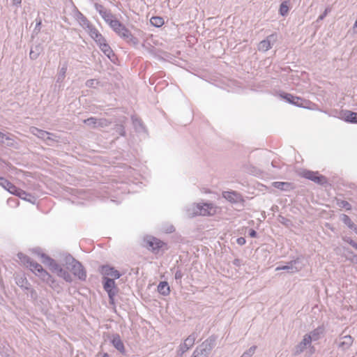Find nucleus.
<instances>
[{
	"instance_id": "nucleus-1",
	"label": "nucleus",
	"mask_w": 357,
	"mask_h": 357,
	"mask_svg": "<svg viewBox=\"0 0 357 357\" xmlns=\"http://www.w3.org/2000/svg\"><path fill=\"white\" fill-rule=\"evenodd\" d=\"M64 261L66 268L70 270L75 276H77L81 280H86V273L80 262L70 255L65 257Z\"/></svg>"
},
{
	"instance_id": "nucleus-2",
	"label": "nucleus",
	"mask_w": 357,
	"mask_h": 357,
	"mask_svg": "<svg viewBox=\"0 0 357 357\" xmlns=\"http://www.w3.org/2000/svg\"><path fill=\"white\" fill-rule=\"evenodd\" d=\"M215 339L210 337L197 347L191 357H208L215 346Z\"/></svg>"
},
{
	"instance_id": "nucleus-3",
	"label": "nucleus",
	"mask_w": 357,
	"mask_h": 357,
	"mask_svg": "<svg viewBox=\"0 0 357 357\" xmlns=\"http://www.w3.org/2000/svg\"><path fill=\"white\" fill-rule=\"evenodd\" d=\"M102 284L104 289L108 294L109 303L114 304V297L119 291V289L116 285L114 280L107 277H104Z\"/></svg>"
},
{
	"instance_id": "nucleus-4",
	"label": "nucleus",
	"mask_w": 357,
	"mask_h": 357,
	"mask_svg": "<svg viewBox=\"0 0 357 357\" xmlns=\"http://www.w3.org/2000/svg\"><path fill=\"white\" fill-rule=\"evenodd\" d=\"M215 213L216 208L211 203L196 204L193 212L196 215H213Z\"/></svg>"
},
{
	"instance_id": "nucleus-5",
	"label": "nucleus",
	"mask_w": 357,
	"mask_h": 357,
	"mask_svg": "<svg viewBox=\"0 0 357 357\" xmlns=\"http://www.w3.org/2000/svg\"><path fill=\"white\" fill-rule=\"evenodd\" d=\"M303 265L298 259L287 263L284 266H278L275 271H286L289 273H294L302 269Z\"/></svg>"
},
{
	"instance_id": "nucleus-6",
	"label": "nucleus",
	"mask_w": 357,
	"mask_h": 357,
	"mask_svg": "<svg viewBox=\"0 0 357 357\" xmlns=\"http://www.w3.org/2000/svg\"><path fill=\"white\" fill-rule=\"evenodd\" d=\"M33 266L31 271L33 272L36 275L40 278L44 282L50 283L53 282L52 276L43 268V266L38 263L32 264Z\"/></svg>"
},
{
	"instance_id": "nucleus-7",
	"label": "nucleus",
	"mask_w": 357,
	"mask_h": 357,
	"mask_svg": "<svg viewBox=\"0 0 357 357\" xmlns=\"http://www.w3.org/2000/svg\"><path fill=\"white\" fill-rule=\"evenodd\" d=\"M197 338V334L192 333L190 334L183 342V343L179 345L178 349V354L183 355L188 349H190L195 344L196 339Z\"/></svg>"
},
{
	"instance_id": "nucleus-8",
	"label": "nucleus",
	"mask_w": 357,
	"mask_h": 357,
	"mask_svg": "<svg viewBox=\"0 0 357 357\" xmlns=\"http://www.w3.org/2000/svg\"><path fill=\"white\" fill-rule=\"evenodd\" d=\"M278 40L277 34L273 33L266 37V39L261 40L258 46V50L262 52H266L271 49Z\"/></svg>"
},
{
	"instance_id": "nucleus-9",
	"label": "nucleus",
	"mask_w": 357,
	"mask_h": 357,
	"mask_svg": "<svg viewBox=\"0 0 357 357\" xmlns=\"http://www.w3.org/2000/svg\"><path fill=\"white\" fill-rule=\"evenodd\" d=\"M339 339L340 342H337V347L342 351H347L354 342V338L349 335L343 336L341 335Z\"/></svg>"
},
{
	"instance_id": "nucleus-10",
	"label": "nucleus",
	"mask_w": 357,
	"mask_h": 357,
	"mask_svg": "<svg viewBox=\"0 0 357 357\" xmlns=\"http://www.w3.org/2000/svg\"><path fill=\"white\" fill-rule=\"evenodd\" d=\"M94 7H95V9L101 15L102 19L107 24L114 17V16L110 12V10H108L107 9H106L102 5L96 3H95Z\"/></svg>"
},
{
	"instance_id": "nucleus-11",
	"label": "nucleus",
	"mask_w": 357,
	"mask_h": 357,
	"mask_svg": "<svg viewBox=\"0 0 357 357\" xmlns=\"http://www.w3.org/2000/svg\"><path fill=\"white\" fill-rule=\"evenodd\" d=\"M222 197L231 203H241L243 200L241 195L235 191H225L222 192Z\"/></svg>"
},
{
	"instance_id": "nucleus-12",
	"label": "nucleus",
	"mask_w": 357,
	"mask_h": 357,
	"mask_svg": "<svg viewBox=\"0 0 357 357\" xmlns=\"http://www.w3.org/2000/svg\"><path fill=\"white\" fill-rule=\"evenodd\" d=\"M42 261L43 264H47L50 268L56 274L59 273V269H63L60 265H59L53 259L45 255V254L41 255Z\"/></svg>"
},
{
	"instance_id": "nucleus-13",
	"label": "nucleus",
	"mask_w": 357,
	"mask_h": 357,
	"mask_svg": "<svg viewBox=\"0 0 357 357\" xmlns=\"http://www.w3.org/2000/svg\"><path fill=\"white\" fill-rule=\"evenodd\" d=\"M42 261L43 264H47L50 268L56 274L59 273V269H63L60 265H59L53 259L45 255V254L41 255Z\"/></svg>"
},
{
	"instance_id": "nucleus-14",
	"label": "nucleus",
	"mask_w": 357,
	"mask_h": 357,
	"mask_svg": "<svg viewBox=\"0 0 357 357\" xmlns=\"http://www.w3.org/2000/svg\"><path fill=\"white\" fill-rule=\"evenodd\" d=\"M119 36L131 45H136L139 43L138 39L133 36L131 32L126 26L121 29Z\"/></svg>"
},
{
	"instance_id": "nucleus-15",
	"label": "nucleus",
	"mask_w": 357,
	"mask_h": 357,
	"mask_svg": "<svg viewBox=\"0 0 357 357\" xmlns=\"http://www.w3.org/2000/svg\"><path fill=\"white\" fill-rule=\"evenodd\" d=\"M281 97L287 102L298 107H303L304 100L300 97L294 96L290 93H283Z\"/></svg>"
},
{
	"instance_id": "nucleus-16",
	"label": "nucleus",
	"mask_w": 357,
	"mask_h": 357,
	"mask_svg": "<svg viewBox=\"0 0 357 357\" xmlns=\"http://www.w3.org/2000/svg\"><path fill=\"white\" fill-rule=\"evenodd\" d=\"M311 342L310 337L308 336V335H305L303 340L295 347V354H300L307 347H310L311 346Z\"/></svg>"
},
{
	"instance_id": "nucleus-17",
	"label": "nucleus",
	"mask_w": 357,
	"mask_h": 357,
	"mask_svg": "<svg viewBox=\"0 0 357 357\" xmlns=\"http://www.w3.org/2000/svg\"><path fill=\"white\" fill-rule=\"evenodd\" d=\"M30 130H31V132L36 135V137H38V138H40L45 141H47V140H52V139L51 138V135H52V134L47 132V131H45V130H40L38 128H36V127H31L30 128Z\"/></svg>"
},
{
	"instance_id": "nucleus-18",
	"label": "nucleus",
	"mask_w": 357,
	"mask_h": 357,
	"mask_svg": "<svg viewBox=\"0 0 357 357\" xmlns=\"http://www.w3.org/2000/svg\"><path fill=\"white\" fill-rule=\"evenodd\" d=\"M112 345L121 354H125L126 350L123 341L119 334H114L111 339Z\"/></svg>"
},
{
	"instance_id": "nucleus-19",
	"label": "nucleus",
	"mask_w": 357,
	"mask_h": 357,
	"mask_svg": "<svg viewBox=\"0 0 357 357\" xmlns=\"http://www.w3.org/2000/svg\"><path fill=\"white\" fill-rule=\"evenodd\" d=\"M101 272L104 275L111 276L114 279H118L121 276L120 273L117 270L107 265L102 266Z\"/></svg>"
},
{
	"instance_id": "nucleus-20",
	"label": "nucleus",
	"mask_w": 357,
	"mask_h": 357,
	"mask_svg": "<svg viewBox=\"0 0 357 357\" xmlns=\"http://www.w3.org/2000/svg\"><path fill=\"white\" fill-rule=\"evenodd\" d=\"M146 244L149 249H151L152 250L155 251L162 248L164 243L162 241L156 238L151 237L149 239H147Z\"/></svg>"
},
{
	"instance_id": "nucleus-21",
	"label": "nucleus",
	"mask_w": 357,
	"mask_h": 357,
	"mask_svg": "<svg viewBox=\"0 0 357 357\" xmlns=\"http://www.w3.org/2000/svg\"><path fill=\"white\" fill-rule=\"evenodd\" d=\"M324 333V326H318L317 328L308 333V336L310 337L311 341H317L320 339L321 336Z\"/></svg>"
},
{
	"instance_id": "nucleus-22",
	"label": "nucleus",
	"mask_w": 357,
	"mask_h": 357,
	"mask_svg": "<svg viewBox=\"0 0 357 357\" xmlns=\"http://www.w3.org/2000/svg\"><path fill=\"white\" fill-rule=\"evenodd\" d=\"M75 18L84 29L91 24L88 19L79 10L76 11Z\"/></svg>"
},
{
	"instance_id": "nucleus-23",
	"label": "nucleus",
	"mask_w": 357,
	"mask_h": 357,
	"mask_svg": "<svg viewBox=\"0 0 357 357\" xmlns=\"http://www.w3.org/2000/svg\"><path fill=\"white\" fill-rule=\"evenodd\" d=\"M43 48L40 44L34 45L31 48L29 57L32 60L36 59L43 52Z\"/></svg>"
},
{
	"instance_id": "nucleus-24",
	"label": "nucleus",
	"mask_w": 357,
	"mask_h": 357,
	"mask_svg": "<svg viewBox=\"0 0 357 357\" xmlns=\"http://www.w3.org/2000/svg\"><path fill=\"white\" fill-rule=\"evenodd\" d=\"M272 185L274 188L280 189L283 191H289L292 189V184L288 182L275 181L273 182Z\"/></svg>"
},
{
	"instance_id": "nucleus-25",
	"label": "nucleus",
	"mask_w": 357,
	"mask_h": 357,
	"mask_svg": "<svg viewBox=\"0 0 357 357\" xmlns=\"http://www.w3.org/2000/svg\"><path fill=\"white\" fill-rule=\"evenodd\" d=\"M17 257L18 258L20 259V261L24 264L26 266V267H29V269L31 270V268L33 267V266H31L32 264H36L37 262L33 261L30 257H29L28 256L22 254V253H19L17 255Z\"/></svg>"
},
{
	"instance_id": "nucleus-26",
	"label": "nucleus",
	"mask_w": 357,
	"mask_h": 357,
	"mask_svg": "<svg viewBox=\"0 0 357 357\" xmlns=\"http://www.w3.org/2000/svg\"><path fill=\"white\" fill-rule=\"evenodd\" d=\"M158 291L160 294L163 296L169 295L170 289L168 283L165 281L160 282L158 286Z\"/></svg>"
},
{
	"instance_id": "nucleus-27",
	"label": "nucleus",
	"mask_w": 357,
	"mask_h": 357,
	"mask_svg": "<svg viewBox=\"0 0 357 357\" xmlns=\"http://www.w3.org/2000/svg\"><path fill=\"white\" fill-rule=\"evenodd\" d=\"M344 119L347 122L357 123V112L346 111L344 114Z\"/></svg>"
},
{
	"instance_id": "nucleus-28",
	"label": "nucleus",
	"mask_w": 357,
	"mask_h": 357,
	"mask_svg": "<svg viewBox=\"0 0 357 357\" xmlns=\"http://www.w3.org/2000/svg\"><path fill=\"white\" fill-rule=\"evenodd\" d=\"M132 121L133 126L137 132H142L144 130L143 123L139 118H137L135 116H132Z\"/></svg>"
},
{
	"instance_id": "nucleus-29",
	"label": "nucleus",
	"mask_w": 357,
	"mask_h": 357,
	"mask_svg": "<svg viewBox=\"0 0 357 357\" xmlns=\"http://www.w3.org/2000/svg\"><path fill=\"white\" fill-rule=\"evenodd\" d=\"M68 68V64L67 63H64L62 66V67L60 68L58 75H57V82H62L66 77V73Z\"/></svg>"
},
{
	"instance_id": "nucleus-30",
	"label": "nucleus",
	"mask_w": 357,
	"mask_h": 357,
	"mask_svg": "<svg viewBox=\"0 0 357 357\" xmlns=\"http://www.w3.org/2000/svg\"><path fill=\"white\" fill-rule=\"evenodd\" d=\"M340 220L347 225L350 229L354 227L355 224L352 222L351 218L346 214H342L340 216Z\"/></svg>"
},
{
	"instance_id": "nucleus-31",
	"label": "nucleus",
	"mask_w": 357,
	"mask_h": 357,
	"mask_svg": "<svg viewBox=\"0 0 357 357\" xmlns=\"http://www.w3.org/2000/svg\"><path fill=\"white\" fill-rule=\"evenodd\" d=\"M16 284L20 287L21 288H24L25 289H30L31 284L28 282L26 278H20L16 280Z\"/></svg>"
},
{
	"instance_id": "nucleus-32",
	"label": "nucleus",
	"mask_w": 357,
	"mask_h": 357,
	"mask_svg": "<svg viewBox=\"0 0 357 357\" xmlns=\"http://www.w3.org/2000/svg\"><path fill=\"white\" fill-rule=\"evenodd\" d=\"M289 2L283 1L280 6L279 13L282 16H286L289 12Z\"/></svg>"
},
{
	"instance_id": "nucleus-33",
	"label": "nucleus",
	"mask_w": 357,
	"mask_h": 357,
	"mask_svg": "<svg viewBox=\"0 0 357 357\" xmlns=\"http://www.w3.org/2000/svg\"><path fill=\"white\" fill-rule=\"evenodd\" d=\"M85 29L89 32L91 37L93 39L97 38L100 34L99 31L91 24Z\"/></svg>"
},
{
	"instance_id": "nucleus-34",
	"label": "nucleus",
	"mask_w": 357,
	"mask_h": 357,
	"mask_svg": "<svg viewBox=\"0 0 357 357\" xmlns=\"http://www.w3.org/2000/svg\"><path fill=\"white\" fill-rule=\"evenodd\" d=\"M336 205L342 208H345L347 211H350L351 209V205L345 200L337 199Z\"/></svg>"
},
{
	"instance_id": "nucleus-35",
	"label": "nucleus",
	"mask_w": 357,
	"mask_h": 357,
	"mask_svg": "<svg viewBox=\"0 0 357 357\" xmlns=\"http://www.w3.org/2000/svg\"><path fill=\"white\" fill-rule=\"evenodd\" d=\"M150 22L156 27H160L164 24V20L160 17H152Z\"/></svg>"
},
{
	"instance_id": "nucleus-36",
	"label": "nucleus",
	"mask_w": 357,
	"mask_h": 357,
	"mask_svg": "<svg viewBox=\"0 0 357 357\" xmlns=\"http://www.w3.org/2000/svg\"><path fill=\"white\" fill-rule=\"evenodd\" d=\"M59 277L63 278L66 282H70L72 277L70 274L64 269H59V273L57 274Z\"/></svg>"
},
{
	"instance_id": "nucleus-37",
	"label": "nucleus",
	"mask_w": 357,
	"mask_h": 357,
	"mask_svg": "<svg viewBox=\"0 0 357 357\" xmlns=\"http://www.w3.org/2000/svg\"><path fill=\"white\" fill-rule=\"evenodd\" d=\"M84 123L91 128H97V118L90 117L84 121Z\"/></svg>"
},
{
	"instance_id": "nucleus-38",
	"label": "nucleus",
	"mask_w": 357,
	"mask_h": 357,
	"mask_svg": "<svg viewBox=\"0 0 357 357\" xmlns=\"http://www.w3.org/2000/svg\"><path fill=\"white\" fill-rule=\"evenodd\" d=\"M99 47L100 50L104 52V54L107 55L109 58L110 57L111 54L113 55L112 50L111 47L109 46V45L107 44V43H105V44H102Z\"/></svg>"
},
{
	"instance_id": "nucleus-39",
	"label": "nucleus",
	"mask_w": 357,
	"mask_h": 357,
	"mask_svg": "<svg viewBox=\"0 0 357 357\" xmlns=\"http://www.w3.org/2000/svg\"><path fill=\"white\" fill-rule=\"evenodd\" d=\"M111 124V121L106 119H97V128H106Z\"/></svg>"
},
{
	"instance_id": "nucleus-40",
	"label": "nucleus",
	"mask_w": 357,
	"mask_h": 357,
	"mask_svg": "<svg viewBox=\"0 0 357 357\" xmlns=\"http://www.w3.org/2000/svg\"><path fill=\"white\" fill-rule=\"evenodd\" d=\"M16 196L19 197L22 199L29 200V202H31V200L28 199V197H32L30 194L20 188L16 194Z\"/></svg>"
},
{
	"instance_id": "nucleus-41",
	"label": "nucleus",
	"mask_w": 357,
	"mask_h": 357,
	"mask_svg": "<svg viewBox=\"0 0 357 357\" xmlns=\"http://www.w3.org/2000/svg\"><path fill=\"white\" fill-rule=\"evenodd\" d=\"M108 24L109 26L114 30L116 29V27H122V23H121L118 20H116L115 17H114L109 23Z\"/></svg>"
},
{
	"instance_id": "nucleus-42",
	"label": "nucleus",
	"mask_w": 357,
	"mask_h": 357,
	"mask_svg": "<svg viewBox=\"0 0 357 357\" xmlns=\"http://www.w3.org/2000/svg\"><path fill=\"white\" fill-rule=\"evenodd\" d=\"M256 349V346H252L249 349L245 351L241 357H251L255 354Z\"/></svg>"
},
{
	"instance_id": "nucleus-43",
	"label": "nucleus",
	"mask_w": 357,
	"mask_h": 357,
	"mask_svg": "<svg viewBox=\"0 0 357 357\" xmlns=\"http://www.w3.org/2000/svg\"><path fill=\"white\" fill-rule=\"evenodd\" d=\"M41 24H42V20L40 18H36V26L33 31V33H35L36 35L38 34V33L40 31Z\"/></svg>"
},
{
	"instance_id": "nucleus-44",
	"label": "nucleus",
	"mask_w": 357,
	"mask_h": 357,
	"mask_svg": "<svg viewBox=\"0 0 357 357\" xmlns=\"http://www.w3.org/2000/svg\"><path fill=\"white\" fill-rule=\"evenodd\" d=\"M312 181L319 183V184H323L326 182V178L324 176L319 175L318 173L316 174V176L314 177Z\"/></svg>"
},
{
	"instance_id": "nucleus-45",
	"label": "nucleus",
	"mask_w": 357,
	"mask_h": 357,
	"mask_svg": "<svg viewBox=\"0 0 357 357\" xmlns=\"http://www.w3.org/2000/svg\"><path fill=\"white\" fill-rule=\"evenodd\" d=\"M5 189H6L8 192H10L11 194L15 195H16V194L19 190L18 188H17L15 185H14L10 182L9 185L8 186H6V188Z\"/></svg>"
},
{
	"instance_id": "nucleus-46",
	"label": "nucleus",
	"mask_w": 357,
	"mask_h": 357,
	"mask_svg": "<svg viewBox=\"0 0 357 357\" xmlns=\"http://www.w3.org/2000/svg\"><path fill=\"white\" fill-rule=\"evenodd\" d=\"M5 189H6L8 192H10L11 194L15 195H16V194L19 190L18 188H17L15 185H14L10 182L9 185L8 186H6V188Z\"/></svg>"
},
{
	"instance_id": "nucleus-47",
	"label": "nucleus",
	"mask_w": 357,
	"mask_h": 357,
	"mask_svg": "<svg viewBox=\"0 0 357 357\" xmlns=\"http://www.w3.org/2000/svg\"><path fill=\"white\" fill-rule=\"evenodd\" d=\"M98 84H99V82L95 79H88L85 83L86 86L89 87V88H94V87H96V85H97Z\"/></svg>"
},
{
	"instance_id": "nucleus-48",
	"label": "nucleus",
	"mask_w": 357,
	"mask_h": 357,
	"mask_svg": "<svg viewBox=\"0 0 357 357\" xmlns=\"http://www.w3.org/2000/svg\"><path fill=\"white\" fill-rule=\"evenodd\" d=\"M317 174V172L306 171L303 173V176L309 180L312 181Z\"/></svg>"
},
{
	"instance_id": "nucleus-49",
	"label": "nucleus",
	"mask_w": 357,
	"mask_h": 357,
	"mask_svg": "<svg viewBox=\"0 0 357 357\" xmlns=\"http://www.w3.org/2000/svg\"><path fill=\"white\" fill-rule=\"evenodd\" d=\"M116 132L119 133L121 136H125L126 135V131L125 128L123 125H116L115 128Z\"/></svg>"
},
{
	"instance_id": "nucleus-50",
	"label": "nucleus",
	"mask_w": 357,
	"mask_h": 357,
	"mask_svg": "<svg viewBox=\"0 0 357 357\" xmlns=\"http://www.w3.org/2000/svg\"><path fill=\"white\" fill-rule=\"evenodd\" d=\"M342 240L349 244H350L353 248L357 250V243L354 242L351 238L344 236L342 238Z\"/></svg>"
},
{
	"instance_id": "nucleus-51",
	"label": "nucleus",
	"mask_w": 357,
	"mask_h": 357,
	"mask_svg": "<svg viewBox=\"0 0 357 357\" xmlns=\"http://www.w3.org/2000/svg\"><path fill=\"white\" fill-rule=\"evenodd\" d=\"M96 42L98 43L99 46H100L102 44H105L106 43V40L105 38L100 34L97 38H94Z\"/></svg>"
},
{
	"instance_id": "nucleus-52",
	"label": "nucleus",
	"mask_w": 357,
	"mask_h": 357,
	"mask_svg": "<svg viewBox=\"0 0 357 357\" xmlns=\"http://www.w3.org/2000/svg\"><path fill=\"white\" fill-rule=\"evenodd\" d=\"M331 10V8L328 7L325 9L323 14L320 15L317 19V21L323 20L324 17L330 13Z\"/></svg>"
},
{
	"instance_id": "nucleus-53",
	"label": "nucleus",
	"mask_w": 357,
	"mask_h": 357,
	"mask_svg": "<svg viewBox=\"0 0 357 357\" xmlns=\"http://www.w3.org/2000/svg\"><path fill=\"white\" fill-rule=\"evenodd\" d=\"M9 183H10L9 181H8L7 179H6L3 177L0 176V185L3 188H6V186H8L9 185Z\"/></svg>"
},
{
	"instance_id": "nucleus-54",
	"label": "nucleus",
	"mask_w": 357,
	"mask_h": 357,
	"mask_svg": "<svg viewBox=\"0 0 357 357\" xmlns=\"http://www.w3.org/2000/svg\"><path fill=\"white\" fill-rule=\"evenodd\" d=\"M182 278H183V273H182L181 271L179 269L176 270V271L175 272L174 278L176 280H179L181 282Z\"/></svg>"
},
{
	"instance_id": "nucleus-55",
	"label": "nucleus",
	"mask_w": 357,
	"mask_h": 357,
	"mask_svg": "<svg viewBox=\"0 0 357 357\" xmlns=\"http://www.w3.org/2000/svg\"><path fill=\"white\" fill-rule=\"evenodd\" d=\"M30 297L33 300H36L38 298L37 292L34 289H31V288H30Z\"/></svg>"
},
{
	"instance_id": "nucleus-56",
	"label": "nucleus",
	"mask_w": 357,
	"mask_h": 357,
	"mask_svg": "<svg viewBox=\"0 0 357 357\" xmlns=\"http://www.w3.org/2000/svg\"><path fill=\"white\" fill-rule=\"evenodd\" d=\"M236 242L239 245H243L244 244H245L246 241H245V238L239 237L237 238Z\"/></svg>"
},
{
	"instance_id": "nucleus-57",
	"label": "nucleus",
	"mask_w": 357,
	"mask_h": 357,
	"mask_svg": "<svg viewBox=\"0 0 357 357\" xmlns=\"http://www.w3.org/2000/svg\"><path fill=\"white\" fill-rule=\"evenodd\" d=\"M257 231L252 229L249 231V236L252 238H255L257 236Z\"/></svg>"
},
{
	"instance_id": "nucleus-58",
	"label": "nucleus",
	"mask_w": 357,
	"mask_h": 357,
	"mask_svg": "<svg viewBox=\"0 0 357 357\" xmlns=\"http://www.w3.org/2000/svg\"><path fill=\"white\" fill-rule=\"evenodd\" d=\"M5 139H8V137L0 132V142H4Z\"/></svg>"
},
{
	"instance_id": "nucleus-59",
	"label": "nucleus",
	"mask_w": 357,
	"mask_h": 357,
	"mask_svg": "<svg viewBox=\"0 0 357 357\" xmlns=\"http://www.w3.org/2000/svg\"><path fill=\"white\" fill-rule=\"evenodd\" d=\"M125 26L122 24V27H116L117 29H114L113 31H115L118 35H119V33H121V29H123V28Z\"/></svg>"
},
{
	"instance_id": "nucleus-60",
	"label": "nucleus",
	"mask_w": 357,
	"mask_h": 357,
	"mask_svg": "<svg viewBox=\"0 0 357 357\" xmlns=\"http://www.w3.org/2000/svg\"><path fill=\"white\" fill-rule=\"evenodd\" d=\"M233 264H234V265H236V266H240V264H241V261H240V259H234V260Z\"/></svg>"
},
{
	"instance_id": "nucleus-61",
	"label": "nucleus",
	"mask_w": 357,
	"mask_h": 357,
	"mask_svg": "<svg viewBox=\"0 0 357 357\" xmlns=\"http://www.w3.org/2000/svg\"><path fill=\"white\" fill-rule=\"evenodd\" d=\"M22 0H13V3L16 6L21 4Z\"/></svg>"
},
{
	"instance_id": "nucleus-62",
	"label": "nucleus",
	"mask_w": 357,
	"mask_h": 357,
	"mask_svg": "<svg viewBox=\"0 0 357 357\" xmlns=\"http://www.w3.org/2000/svg\"><path fill=\"white\" fill-rule=\"evenodd\" d=\"M98 356H100V357H110V356L107 354V353H104V354H98Z\"/></svg>"
},
{
	"instance_id": "nucleus-63",
	"label": "nucleus",
	"mask_w": 357,
	"mask_h": 357,
	"mask_svg": "<svg viewBox=\"0 0 357 357\" xmlns=\"http://www.w3.org/2000/svg\"><path fill=\"white\" fill-rule=\"evenodd\" d=\"M351 229H352L357 234V225H355Z\"/></svg>"
},
{
	"instance_id": "nucleus-64",
	"label": "nucleus",
	"mask_w": 357,
	"mask_h": 357,
	"mask_svg": "<svg viewBox=\"0 0 357 357\" xmlns=\"http://www.w3.org/2000/svg\"><path fill=\"white\" fill-rule=\"evenodd\" d=\"M355 28H357V20H356L354 25V29H355Z\"/></svg>"
}]
</instances>
